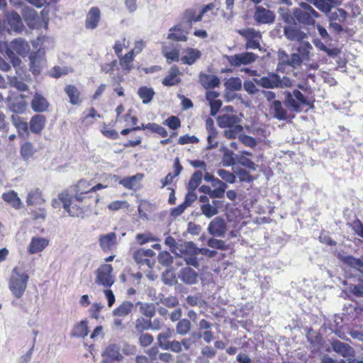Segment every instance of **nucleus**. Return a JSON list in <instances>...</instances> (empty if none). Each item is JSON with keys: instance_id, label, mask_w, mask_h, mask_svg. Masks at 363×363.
I'll use <instances>...</instances> for the list:
<instances>
[{"instance_id": "nucleus-1", "label": "nucleus", "mask_w": 363, "mask_h": 363, "mask_svg": "<svg viewBox=\"0 0 363 363\" xmlns=\"http://www.w3.org/2000/svg\"><path fill=\"white\" fill-rule=\"evenodd\" d=\"M30 49V45L26 40L22 38H16L10 43L9 46L5 48L4 56L9 60L18 72L21 69L22 60L14 52L24 57L29 52Z\"/></svg>"}, {"instance_id": "nucleus-2", "label": "nucleus", "mask_w": 363, "mask_h": 363, "mask_svg": "<svg viewBox=\"0 0 363 363\" xmlns=\"http://www.w3.org/2000/svg\"><path fill=\"white\" fill-rule=\"evenodd\" d=\"M28 280V274L18 267H15L12 269L9 280V289L14 298H21L23 297L27 289Z\"/></svg>"}, {"instance_id": "nucleus-3", "label": "nucleus", "mask_w": 363, "mask_h": 363, "mask_svg": "<svg viewBox=\"0 0 363 363\" xmlns=\"http://www.w3.org/2000/svg\"><path fill=\"white\" fill-rule=\"evenodd\" d=\"M59 200L62 203L63 208L72 217H79L84 213L83 208L75 203L77 201L74 196H70L67 193L58 195Z\"/></svg>"}, {"instance_id": "nucleus-4", "label": "nucleus", "mask_w": 363, "mask_h": 363, "mask_svg": "<svg viewBox=\"0 0 363 363\" xmlns=\"http://www.w3.org/2000/svg\"><path fill=\"white\" fill-rule=\"evenodd\" d=\"M30 71L33 74L39 75L46 64L45 52L43 49H38L37 51L31 52L29 55Z\"/></svg>"}, {"instance_id": "nucleus-5", "label": "nucleus", "mask_w": 363, "mask_h": 363, "mask_svg": "<svg viewBox=\"0 0 363 363\" xmlns=\"http://www.w3.org/2000/svg\"><path fill=\"white\" fill-rule=\"evenodd\" d=\"M113 267L109 264L100 266L96 271V283L105 287H111L115 282Z\"/></svg>"}, {"instance_id": "nucleus-6", "label": "nucleus", "mask_w": 363, "mask_h": 363, "mask_svg": "<svg viewBox=\"0 0 363 363\" xmlns=\"http://www.w3.org/2000/svg\"><path fill=\"white\" fill-rule=\"evenodd\" d=\"M106 186L101 184H97L95 186H91V184L85 180H80L77 185V194L74 198L79 202H83L86 198H89L90 194L96 192L98 190L104 189Z\"/></svg>"}, {"instance_id": "nucleus-7", "label": "nucleus", "mask_w": 363, "mask_h": 363, "mask_svg": "<svg viewBox=\"0 0 363 363\" xmlns=\"http://www.w3.org/2000/svg\"><path fill=\"white\" fill-rule=\"evenodd\" d=\"M101 363L121 362L124 358L121 353L120 346L116 343H111L106 346L101 352Z\"/></svg>"}, {"instance_id": "nucleus-8", "label": "nucleus", "mask_w": 363, "mask_h": 363, "mask_svg": "<svg viewBox=\"0 0 363 363\" xmlns=\"http://www.w3.org/2000/svg\"><path fill=\"white\" fill-rule=\"evenodd\" d=\"M257 57V55L249 52L234 55H223V58L226 59L233 67H240L242 65H246L251 64L256 60Z\"/></svg>"}, {"instance_id": "nucleus-9", "label": "nucleus", "mask_w": 363, "mask_h": 363, "mask_svg": "<svg viewBox=\"0 0 363 363\" xmlns=\"http://www.w3.org/2000/svg\"><path fill=\"white\" fill-rule=\"evenodd\" d=\"M253 81L257 85L265 89L283 87L280 76L275 73H269L267 76H264L259 79L254 78Z\"/></svg>"}, {"instance_id": "nucleus-10", "label": "nucleus", "mask_w": 363, "mask_h": 363, "mask_svg": "<svg viewBox=\"0 0 363 363\" xmlns=\"http://www.w3.org/2000/svg\"><path fill=\"white\" fill-rule=\"evenodd\" d=\"M330 345L333 351L345 358H347V360L354 357V350L346 342L337 339H332Z\"/></svg>"}, {"instance_id": "nucleus-11", "label": "nucleus", "mask_w": 363, "mask_h": 363, "mask_svg": "<svg viewBox=\"0 0 363 363\" xmlns=\"http://www.w3.org/2000/svg\"><path fill=\"white\" fill-rule=\"evenodd\" d=\"M99 244L101 250L109 253L113 252L117 246V236L114 232L102 234L99 236Z\"/></svg>"}, {"instance_id": "nucleus-12", "label": "nucleus", "mask_w": 363, "mask_h": 363, "mask_svg": "<svg viewBox=\"0 0 363 363\" xmlns=\"http://www.w3.org/2000/svg\"><path fill=\"white\" fill-rule=\"evenodd\" d=\"M253 18L259 24H271L274 22L275 15L271 10L262 6H257Z\"/></svg>"}, {"instance_id": "nucleus-13", "label": "nucleus", "mask_w": 363, "mask_h": 363, "mask_svg": "<svg viewBox=\"0 0 363 363\" xmlns=\"http://www.w3.org/2000/svg\"><path fill=\"white\" fill-rule=\"evenodd\" d=\"M167 39L177 42H186L189 30L184 25V23H178L169 30Z\"/></svg>"}, {"instance_id": "nucleus-14", "label": "nucleus", "mask_w": 363, "mask_h": 363, "mask_svg": "<svg viewBox=\"0 0 363 363\" xmlns=\"http://www.w3.org/2000/svg\"><path fill=\"white\" fill-rule=\"evenodd\" d=\"M227 230L225 221L221 217L213 219L208 226V232L214 237L224 236Z\"/></svg>"}, {"instance_id": "nucleus-15", "label": "nucleus", "mask_w": 363, "mask_h": 363, "mask_svg": "<svg viewBox=\"0 0 363 363\" xmlns=\"http://www.w3.org/2000/svg\"><path fill=\"white\" fill-rule=\"evenodd\" d=\"M27 102L24 99L23 94L18 96L9 97L7 99V106L9 110L15 113H23L26 107Z\"/></svg>"}, {"instance_id": "nucleus-16", "label": "nucleus", "mask_w": 363, "mask_h": 363, "mask_svg": "<svg viewBox=\"0 0 363 363\" xmlns=\"http://www.w3.org/2000/svg\"><path fill=\"white\" fill-rule=\"evenodd\" d=\"M178 278L187 285H193L198 282L199 274L194 269L187 266L179 271Z\"/></svg>"}, {"instance_id": "nucleus-17", "label": "nucleus", "mask_w": 363, "mask_h": 363, "mask_svg": "<svg viewBox=\"0 0 363 363\" xmlns=\"http://www.w3.org/2000/svg\"><path fill=\"white\" fill-rule=\"evenodd\" d=\"M101 19V11L96 6L91 7L88 11L85 21V26L87 29H95Z\"/></svg>"}, {"instance_id": "nucleus-18", "label": "nucleus", "mask_w": 363, "mask_h": 363, "mask_svg": "<svg viewBox=\"0 0 363 363\" xmlns=\"http://www.w3.org/2000/svg\"><path fill=\"white\" fill-rule=\"evenodd\" d=\"M199 81L201 86L206 89H214L218 87L220 84V81L217 76L203 72L199 73Z\"/></svg>"}, {"instance_id": "nucleus-19", "label": "nucleus", "mask_w": 363, "mask_h": 363, "mask_svg": "<svg viewBox=\"0 0 363 363\" xmlns=\"http://www.w3.org/2000/svg\"><path fill=\"white\" fill-rule=\"evenodd\" d=\"M314 5L321 12H329L332 8L339 6L342 0H306Z\"/></svg>"}, {"instance_id": "nucleus-20", "label": "nucleus", "mask_w": 363, "mask_h": 363, "mask_svg": "<svg viewBox=\"0 0 363 363\" xmlns=\"http://www.w3.org/2000/svg\"><path fill=\"white\" fill-rule=\"evenodd\" d=\"M49 244V240L45 238L33 237L28 245V251L33 255L42 252Z\"/></svg>"}, {"instance_id": "nucleus-21", "label": "nucleus", "mask_w": 363, "mask_h": 363, "mask_svg": "<svg viewBox=\"0 0 363 363\" xmlns=\"http://www.w3.org/2000/svg\"><path fill=\"white\" fill-rule=\"evenodd\" d=\"M284 34L288 40L298 41V43L307 38V35L303 31L291 26H287L284 28Z\"/></svg>"}, {"instance_id": "nucleus-22", "label": "nucleus", "mask_w": 363, "mask_h": 363, "mask_svg": "<svg viewBox=\"0 0 363 363\" xmlns=\"http://www.w3.org/2000/svg\"><path fill=\"white\" fill-rule=\"evenodd\" d=\"M241 118L233 114H223L217 118V123L220 128H225L233 125H239Z\"/></svg>"}, {"instance_id": "nucleus-23", "label": "nucleus", "mask_w": 363, "mask_h": 363, "mask_svg": "<svg viewBox=\"0 0 363 363\" xmlns=\"http://www.w3.org/2000/svg\"><path fill=\"white\" fill-rule=\"evenodd\" d=\"M30 106L35 112L41 113L48 110L50 104L43 96L39 93H35L33 97Z\"/></svg>"}, {"instance_id": "nucleus-24", "label": "nucleus", "mask_w": 363, "mask_h": 363, "mask_svg": "<svg viewBox=\"0 0 363 363\" xmlns=\"http://www.w3.org/2000/svg\"><path fill=\"white\" fill-rule=\"evenodd\" d=\"M338 259L345 264L355 269L363 277V261L359 258H356L352 255H338Z\"/></svg>"}, {"instance_id": "nucleus-25", "label": "nucleus", "mask_w": 363, "mask_h": 363, "mask_svg": "<svg viewBox=\"0 0 363 363\" xmlns=\"http://www.w3.org/2000/svg\"><path fill=\"white\" fill-rule=\"evenodd\" d=\"M46 118L43 115H34L30 121V130L32 133L40 134L45 126Z\"/></svg>"}, {"instance_id": "nucleus-26", "label": "nucleus", "mask_w": 363, "mask_h": 363, "mask_svg": "<svg viewBox=\"0 0 363 363\" xmlns=\"http://www.w3.org/2000/svg\"><path fill=\"white\" fill-rule=\"evenodd\" d=\"M185 52L186 55L181 58L184 65H192L201 57V52L196 48H188Z\"/></svg>"}, {"instance_id": "nucleus-27", "label": "nucleus", "mask_w": 363, "mask_h": 363, "mask_svg": "<svg viewBox=\"0 0 363 363\" xmlns=\"http://www.w3.org/2000/svg\"><path fill=\"white\" fill-rule=\"evenodd\" d=\"M294 14L295 16V21H298L301 24L311 26L315 23V18L303 11L301 9H294Z\"/></svg>"}, {"instance_id": "nucleus-28", "label": "nucleus", "mask_w": 363, "mask_h": 363, "mask_svg": "<svg viewBox=\"0 0 363 363\" xmlns=\"http://www.w3.org/2000/svg\"><path fill=\"white\" fill-rule=\"evenodd\" d=\"M202 18L201 13L196 16V11L194 9H187L183 14L182 23H184V25L190 30L192 27V23L201 21Z\"/></svg>"}, {"instance_id": "nucleus-29", "label": "nucleus", "mask_w": 363, "mask_h": 363, "mask_svg": "<svg viewBox=\"0 0 363 363\" xmlns=\"http://www.w3.org/2000/svg\"><path fill=\"white\" fill-rule=\"evenodd\" d=\"M8 23L9 24L11 29L17 33H21L24 28V26L20 15L12 11L7 16Z\"/></svg>"}, {"instance_id": "nucleus-30", "label": "nucleus", "mask_w": 363, "mask_h": 363, "mask_svg": "<svg viewBox=\"0 0 363 363\" xmlns=\"http://www.w3.org/2000/svg\"><path fill=\"white\" fill-rule=\"evenodd\" d=\"M270 109L272 111L273 117L279 121H285L287 118V111L284 108L282 104L279 100H274Z\"/></svg>"}, {"instance_id": "nucleus-31", "label": "nucleus", "mask_w": 363, "mask_h": 363, "mask_svg": "<svg viewBox=\"0 0 363 363\" xmlns=\"http://www.w3.org/2000/svg\"><path fill=\"white\" fill-rule=\"evenodd\" d=\"M306 338L312 351H317L320 349L322 345V337L319 333L310 328L307 333Z\"/></svg>"}, {"instance_id": "nucleus-32", "label": "nucleus", "mask_w": 363, "mask_h": 363, "mask_svg": "<svg viewBox=\"0 0 363 363\" xmlns=\"http://www.w3.org/2000/svg\"><path fill=\"white\" fill-rule=\"evenodd\" d=\"M327 14L330 22L343 23L345 21L348 13L343 9H336L335 11L330 10L329 12H323Z\"/></svg>"}, {"instance_id": "nucleus-33", "label": "nucleus", "mask_w": 363, "mask_h": 363, "mask_svg": "<svg viewBox=\"0 0 363 363\" xmlns=\"http://www.w3.org/2000/svg\"><path fill=\"white\" fill-rule=\"evenodd\" d=\"M45 202L43 198L42 191L40 189L37 188L28 192L26 203L28 206L40 205Z\"/></svg>"}, {"instance_id": "nucleus-34", "label": "nucleus", "mask_w": 363, "mask_h": 363, "mask_svg": "<svg viewBox=\"0 0 363 363\" xmlns=\"http://www.w3.org/2000/svg\"><path fill=\"white\" fill-rule=\"evenodd\" d=\"M284 104L286 107L291 111L300 113L301 111V104L295 98L293 97V94L289 91H286L284 93Z\"/></svg>"}, {"instance_id": "nucleus-35", "label": "nucleus", "mask_w": 363, "mask_h": 363, "mask_svg": "<svg viewBox=\"0 0 363 363\" xmlns=\"http://www.w3.org/2000/svg\"><path fill=\"white\" fill-rule=\"evenodd\" d=\"M134 304L133 303L125 301L113 311L112 314L114 316H126L132 312Z\"/></svg>"}, {"instance_id": "nucleus-36", "label": "nucleus", "mask_w": 363, "mask_h": 363, "mask_svg": "<svg viewBox=\"0 0 363 363\" xmlns=\"http://www.w3.org/2000/svg\"><path fill=\"white\" fill-rule=\"evenodd\" d=\"M88 322L86 320H81L77 323L71 331V336L76 337H84L88 335Z\"/></svg>"}, {"instance_id": "nucleus-37", "label": "nucleus", "mask_w": 363, "mask_h": 363, "mask_svg": "<svg viewBox=\"0 0 363 363\" xmlns=\"http://www.w3.org/2000/svg\"><path fill=\"white\" fill-rule=\"evenodd\" d=\"M192 328V324L189 319L182 318L177 323L175 326L176 333L181 336L189 334Z\"/></svg>"}, {"instance_id": "nucleus-38", "label": "nucleus", "mask_w": 363, "mask_h": 363, "mask_svg": "<svg viewBox=\"0 0 363 363\" xmlns=\"http://www.w3.org/2000/svg\"><path fill=\"white\" fill-rule=\"evenodd\" d=\"M138 94L143 103L147 104L152 100L155 93L152 88L143 86L138 89Z\"/></svg>"}, {"instance_id": "nucleus-39", "label": "nucleus", "mask_w": 363, "mask_h": 363, "mask_svg": "<svg viewBox=\"0 0 363 363\" xmlns=\"http://www.w3.org/2000/svg\"><path fill=\"white\" fill-rule=\"evenodd\" d=\"M278 13L281 20L289 26L296 25L294 12L291 13L286 7H280L278 9Z\"/></svg>"}, {"instance_id": "nucleus-40", "label": "nucleus", "mask_w": 363, "mask_h": 363, "mask_svg": "<svg viewBox=\"0 0 363 363\" xmlns=\"http://www.w3.org/2000/svg\"><path fill=\"white\" fill-rule=\"evenodd\" d=\"M65 91L69 99V102L73 105H77L81 102L79 99V91L74 85H67L65 88Z\"/></svg>"}, {"instance_id": "nucleus-41", "label": "nucleus", "mask_w": 363, "mask_h": 363, "mask_svg": "<svg viewBox=\"0 0 363 363\" xmlns=\"http://www.w3.org/2000/svg\"><path fill=\"white\" fill-rule=\"evenodd\" d=\"M2 199L15 208H20L21 205V199L14 191H9L3 194Z\"/></svg>"}, {"instance_id": "nucleus-42", "label": "nucleus", "mask_w": 363, "mask_h": 363, "mask_svg": "<svg viewBox=\"0 0 363 363\" xmlns=\"http://www.w3.org/2000/svg\"><path fill=\"white\" fill-rule=\"evenodd\" d=\"M157 298L159 300V302L157 303V304L160 303L169 308H176L179 304V300L176 296H164L162 294H160Z\"/></svg>"}, {"instance_id": "nucleus-43", "label": "nucleus", "mask_w": 363, "mask_h": 363, "mask_svg": "<svg viewBox=\"0 0 363 363\" xmlns=\"http://www.w3.org/2000/svg\"><path fill=\"white\" fill-rule=\"evenodd\" d=\"M137 304H140V311L145 317L151 319L155 316L156 313L155 305L153 303H140L138 302Z\"/></svg>"}, {"instance_id": "nucleus-44", "label": "nucleus", "mask_w": 363, "mask_h": 363, "mask_svg": "<svg viewBox=\"0 0 363 363\" xmlns=\"http://www.w3.org/2000/svg\"><path fill=\"white\" fill-rule=\"evenodd\" d=\"M243 130V127L240 124L225 128L223 131V135L230 140L235 139Z\"/></svg>"}, {"instance_id": "nucleus-45", "label": "nucleus", "mask_w": 363, "mask_h": 363, "mask_svg": "<svg viewBox=\"0 0 363 363\" xmlns=\"http://www.w3.org/2000/svg\"><path fill=\"white\" fill-rule=\"evenodd\" d=\"M312 49V45L308 41L303 40L299 42L296 51L305 60L309 58L310 52Z\"/></svg>"}, {"instance_id": "nucleus-46", "label": "nucleus", "mask_w": 363, "mask_h": 363, "mask_svg": "<svg viewBox=\"0 0 363 363\" xmlns=\"http://www.w3.org/2000/svg\"><path fill=\"white\" fill-rule=\"evenodd\" d=\"M238 33L244 37L247 41L250 40H253L255 38L261 39L262 35L259 31H257L252 28H247L244 29H240L238 30Z\"/></svg>"}, {"instance_id": "nucleus-47", "label": "nucleus", "mask_w": 363, "mask_h": 363, "mask_svg": "<svg viewBox=\"0 0 363 363\" xmlns=\"http://www.w3.org/2000/svg\"><path fill=\"white\" fill-rule=\"evenodd\" d=\"M203 174L200 170L196 171L191 176L188 185L187 189L196 190L201 183Z\"/></svg>"}, {"instance_id": "nucleus-48", "label": "nucleus", "mask_w": 363, "mask_h": 363, "mask_svg": "<svg viewBox=\"0 0 363 363\" xmlns=\"http://www.w3.org/2000/svg\"><path fill=\"white\" fill-rule=\"evenodd\" d=\"M172 337V332L167 329L164 332L159 333L157 336V345L161 349H164L165 346L171 342L169 339Z\"/></svg>"}, {"instance_id": "nucleus-49", "label": "nucleus", "mask_w": 363, "mask_h": 363, "mask_svg": "<svg viewBox=\"0 0 363 363\" xmlns=\"http://www.w3.org/2000/svg\"><path fill=\"white\" fill-rule=\"evenodd\" d=\"M138 178L142 179L143 174H137L132 177H128L123 178L120 181V184H122L124 187L133 189L137 186V179Z\"/></svg>"}, {"instance_id": "nucleus-50", "label": "nucleus", "mask_w": 363, "mask_h": 363, "mask_svg": "<svg viewBox=\"0 0 363 363\" xmlns=\"http://www.w3.org/2000/svg\"><path fill=\"white\" fill-rule=\"evenodd\" d=\"M199 249L194 247L193 250V254H184V260L185 261L187 265L193 266L194 267H198L199 266L198 259L196 257V255L199 254Z\"/></svg>"}, {"instance_id": "nucleus-51", "label": "nucleus", "mask_w": 363, "mask_h": 363, "mask_svg": "<svg viewBox=\"0 0 363 363\" xmlns=\"http://www.w3.org/2000/svg\"><path fill=\"white\" fill-rule=\"evenodd\" d=\"M224 85L230 91H240L242 89V81L239 77H230Z\"/></svg>"}, {"instance_id": "nucleus-52", "label": "nucleus", "mask_w": 363, "mask_h": 363, "mask_svg": "<svg viewBox=\"0 0 363 363\" xmlns=\"http://www.w3.org/2000/svg\"><path fill=\"white\" fill-rule=\"evenodd\" d=\"M150 327H152L150 319L146 320L143 318H140L135 320V328L138 333H142L145 330H150Z\"/></svg>"}, {"instance_id": "nucleus-53", "label": "nucleus", "mask_w": 363, "mask_h": 363, "mask_svg": "<svg viewBox=\"0 0 363 363\" xmlns=\"http://www.w3.org/2000/svg\"><path fill=\"white\" fill-rule=\"evenodd\" d=\"M34 152V147L29 142L25 143L21 147V155L24 160H28L33 155Z\"/></svg>"}, {"instance_id": "nucleus-54", "label": "nucleus", "mask_w": 363, "mask_h": 363, "mask_svg": "<svg viewBox=\"0 0 363 363\" xmlns=\"http://www.w3.org/2000/svg\"><path fill=\"white\" fill-rule=\"evenodd\" d=\"M133 50H130L120 60V64L124 70L129 72L131 69V63L133 61Z\"/></svg>"}, {"instance_id": "nucleus-55", "label": "nucleus", "mask_w": 363, "mask_h": 363, "mask_svg": "<svg viewBox=\"0 0 363 363\" xmlns=\"http://www.w3.org/2000/svg\"><path fill=\"white\" fill-rule=\"evenodd\" d=\"M277 57L279 60L277 67L279 69L284 68L285 66H289L290 56L285 50L279 49L277 52Z\"/></svg>"}, {"instance_id": "nucleus-56", "label": "nucleus", "mask_w": 363, "mask_h": 363, "mask_svg": "<svg viewBox=\"0 0 363 363\" xmlns=\"http://www.w3.org/2000/svg\"><path fill=\"white\" fill-rule=\"evenodd\" d=\"M207 245L211 248L227 250H228V245L225 244V242L222 240H218L213 238L208 239Z\"/></svg>"}, {"instance_id": "nucleus-57", "label": "nucleus", "mask_w": 363, "mask_h": 363, "mask_svg": "<svg viewBox=\"0 0 363 363\" xmlns=\"http://www.w3.org/2000/svg\"><path fill=\"white\" fill-rule=\"evenodd\" d=\"M201 211L203 215L210 218L218 213V210L210 203H205L201 206Z\"/></svg>"}, {"instance_id": "nucleus-58", "label": "nucleus", "mask_w": 363, "mask_h": 363, "mask_svg": "<svg viewBox=\"0 0 363 363\" xmlns=\"http://www.w3.org/2000/svg\"><path fill=\"white\" fill-rule=\"evenodd\" d=\"M157 258L159 263L165 267L170 266L173 262V257L167 251L161 252Z\"/></svg>"}, {"instance_id": "nucleus-59", "label": "nucleus", "mask_w": 363, "mask_h": 363, "mask_svg": "<svg viewBox=\"0 0 363 363\" xmlns=\"http://www.w3.org/2000/svg\"><path fill=\"white\" fill-rule=\"evenodd\" d=\"M217 174L226 182L233 184L235 182L236 177L233 173L230 172L224 169H219L217 171Z\"/></svg>"}, {"instance_id": "nucleus-60", "label": "nucleus", "mask_w": 363, "mask_h": 363, "mask_svg": "<svg viewBox=\"0 0 363 363\" xmlns=\"http://www.w3.org/2000/svg\"><path fill=\"white\" fill-rule=\"evenodd\" d=\"M143 252L140 249L134 252L133 257L134 260L139 264H146L149 267L151 265V260L145 257H143Z\"/></svg>"}, {"instance_id": "nucleus-61", "label": "nucleus", "mask_w": 363, "mask_h": 363, "mask_svg": "<svg viewBox=\"0 0 363 363\" xmlns=\"http://www.w3.org/2000/svg\"><path fill=\"white\" fill-rule=\"evenodd\" d=\"M145 128H147V129L150 130L152 133H156L161 135L162 137H167V130L156 123H147L145 125Z\"/></svg>"}, {"instance_id": "nucleus-62", "label": "nucleus", "mask_w": 363, "mask_h": 363, "mask_svg": "<svg viewBox=\"0 0 363 363\" xmlns=\"http://www.w3.org/2000/svg\"><path fill=\"white\" fill-rule=\"evenodd\" d=\"M164 350H170L174 353H180L183 351V349L181 347V342L177 340H173L167 344L165 347L163 349Z\"/></svg>"}, {"instance_id": "nucleus-63", "label": "nucleus", "mask_w": 363, "mask_h": 363, "mask_svg": "<svg viewBox=\"0 0 363 363\" xmlns=\"http://www.w3.org/2000/svg\"><path fill=\"white\" fill-rule=\"evenodd\" d=\"M239 140L247 147H255L257 145L256 140L250 135L241 134L238 136Z\"/></svg>"}, {"instance_id": "nucleus-64", "label": "nucleus", "mask_w": 363, "mask_h": 363, "mask_svg": "<svg viewBox=\"0 0 363 363\" xmlns=\"http://www.w3.org/2000/svg\"><path fill=\"white\" fill-rule=\"evenodd\" d=\"M140 335L139 337V343L140 346L145 347L150 345L153 340V336L149 333H140Z\"/></svg>"}]
</instances>
